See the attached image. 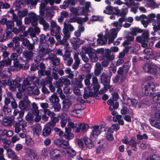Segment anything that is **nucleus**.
Returning <instances> with one entry per match:
<instances>
[{
    "instance_id": "obj_6",
    "label": "nucleus",
    "mask_w": 160,
    "mask_h": 160,
    "mask_svg": "<svg viewBox=\"0 0 160 160\" xmlns=\"http://www.w3.org/2000/svg\"><path fill=\"white\" fill-rule=\"evenodd\" d=\"M64 152L61 150L56 149H52L50 152V156L53 159L57 160L62 157Z\"/></svg>"
},
{
    "instance_id": "obj_32",
    "label": "nucleus",
    "mask_w": 160,
    "mask_h": 160,
    "mask_svg": "<svg viewBox=\"0 0 160 160\" xmlns=\"http://www.w3.org/2000/svg\"><path fill=\"white\" fill-rule=\"evenodd\" d=\"M52 76L53 78L55 80H58V68L54 67L52 69Z\"/></svg>"
},
{
    "instance_id": "obj_28",
    "label": "nucleus",
    "mask_w": 160,
    "mask_h": 160,
    "mask_svg": "<svg viewBox=\"0 0 160 160\" xmlns=\"http://www.w3.org/2000/svg\"><path fill=\"white\" fill-rule=\"evenodd\" d=\"M143 32V30L137 27L132 28L130 34L133 36H136L137 33H141Z\"/></svg>"
},
{
    "instance_id": "obj_15",
    "label": "nucleus",
    "mask_w": 160,
    "mask_h": 160,
    "mask_svg": "<svg viewBox=\"0 0 160 160\" xmlns=\"http://www.w3.org/2000/svg\"><path fill=\"white\" fill-rule=\"evenodd\" d=\"M85 76L83 74L79 75L78 77L73 80V83L80 88H82V82Z\"/></svg>"
},
{
    "instance_id": "obj_45",
    "label": "nucleus",
    "mask_w": 160,
    "mask_h": 160,
    "mask_svg": "<svg viewBox=\"0 0 160 160\" xmlns=\"http://www.w3.org/2000/svg\"><path fill=\"white\" fill-rule=\"evenodd\" d=\"M26 143L27 145L32 146L33 145L34 143L33 141L31 138L28 137H26Z\"/></svg>"
},
{
    "instance_id": "obj_23",
    "label": "nucleus",
    "mask_w": 160,
    "mask_h": 160,
    "mask_svg": "<svg viewBox=\"0 0 160 160\" xmlns=\"http://www.w3.org/2000/svg\"><path fill=\"white\" fill-rule=\"evenodd\" d=\"M153 101L156 103H160V92L153 93L152 95Z\"/></svg>"
},
{
    "instance_id": "obj_10",
    "label": "nucleus",
    "mask_w": 160,
    "mask_h": 160,
    "mask_svg": "<svg viewBox=\"0 0 160 160\" xmlns=\"http://www.w3.org/2000/svg\"><path fill=\"white\" fill-rule=\"evenodd\" d=\"M30 102L28 99H25L21 101L18 104V107L20 109H27L30 105Z\"/></svg>"
},
{
    "instance_id": "obj_41",
    "label": "nucleus",
    "mask_w": 160,
    "mask_h": 160,
    "mask_svg": "<svg viewBox=\"0 0 160 160\" xmlns=\"http://www.w3.org/2000/svg\"><path fill=\"white\" fill-rule=\"evenodd\" d=\"M151 65L150 63H146L142 65L143 69L145 72L148 73Z\"/></svg>"
},
{
    "instance_id": "obj_52",
    "label": "nucleus",
    "mask_w": 160,
    "mask_h": 160,
    "mask_svg": "<svg viewBox=\"0 0 160 160\" xmlns=\"http://www.w3.org/2000/svg\"><path fill=\"white\" fill-rule=\"evenodd\" d=\"M104 141L103 140H101L98 142V144H99L97 147V150H101L104 147Z\"/></svg>"
},
{
    "instance_id": "obj_40",
    "label": "nucleus",
    "mask_w": 160,
    "mask_h": 160,
    "mask_svg": "<svg viewBox=\"0 0 160 160\" xmlns=\"http://www.w3.org/2000/svg\"><path fill=\"white\" fill-rule=\"evenodd\" d=\"M128 11V8H127L126 7L125 8H122L121 12L120 11V12L119 13V16L122 17H125Z\"/></svg>"
},
{
    "instance_id": "obj_22",
    "label": "nucleus",
    "mask_w": 160,
    "mask_h": 160,
    "mask_svg": "<svg viewBox=\"0 0 160 160\" xmlns=\"http://www.w3.org/2000/svg\"><path fill=\"white\" fill-rule=\"evenodd\" d=\"M20 38L17 36L13 38L12 41L13 43H14L15 44V46L12 48L13 51H15L16 48L19 46L20 42L19 41L20 40Z\"/></svg>"
},
{
    "instance_id": "obj_56",
    "label": "nucleus",
    "mask_w": 160,
    "mask_h": 160,
    "mask_svg": "<svg viewBox=\"0 0 160 160\" xmlns=\"http://www.w3.org/2000/svg\"><path fill=\"white\" fill-rule=\"evenodd\" d=\"M28 30H29L30 31V33L29 35L31 36L32 37H35L36 38L35 39H36L37 40H38V38L37 37H36V33L33 31V29L32 27H30L29 28H28Z\"/></svg>"
},
{
    "instance_id": "obj_33",
    "label": "nucleus",
    "mask_w": 160,
    "mask_h": 160,
    "mask_svg": "<svg viewBox=\"0 0 160 160\" xmlns=\"http://www.w3.org/2000/svg\"><path fill=\"white\" fill-rule=\"evenodd\" d=\"M147 4L150 8H155L157 5L155 1L153 0H147Z\"/></svg>"
},
{
    "instance_id": "obj_43",
    "label": "nucleus",
    "mask_w": 160,
    "mask_h": 160,
    "mask_svg": "<svg viewBox=\"0 0 160 160\" xmlns=\"http://www.w3.org/2000/svg\"><path fill=\"white\" fill-rule=\"evenodd\" d=\"M12 30L6 29V36L5 38L8 40L11 39L13 36V34L11 31Z\"/></svg>"
},
{
    "instance_id": "obj_35",
    "label": "nucleus",
    "mask_w": 160,
    "mask_h": 160,
    "mask_svg": "<svg viewBox=\"0 0 160 160\" xmlns=\"http://www.w3.org/2000/svg\"><path fill=\"white\" fill-rule=\"evenodd\" d=\"M28 17L30 18L31 21L32 20H38L39 16L36 15L34 12H31L28 14Z\"/></svg>"
},
{
    "instance_id": "obj_55",
    "label": "nucleus",
    "mask_w": 160,
    "mask_h": 160,
    "mask_svg": "<svg viewBox=\"0 0 160 160\" xmlns=\"http://www.w3.org/2000/svg\"><path fill=\"white\" fill-rule=\"evenodd\" d=\"M53 106L54 108V111L56 112L59 111L61 108L60 104L59 102L54 104Z\"/></svg>"
},
{
    "instance_id": "obj_1",
    "label": "nucleus",
    "mask_w": 160,
    "mask_h": 160,
    "mask_svg": "<svg viewBox=\"0 0 160 160\" xmlns=\"http://www.w3.org/2000/svg\"><path fill=\"white\" fill-rule=\"evenodd\" d=\"M20 80L18 82L12 78H9L7 82L8 85L9 86V89L10 90L14 91L16 88H18V91L21 92H23L26 90L27 86L29 85L30 83L28 79L27 78L24 80L23 82V85H21L19 83Z\"/></svg>"
},
{
    "instance_id": "obj_29",
    "label": "nucleus",
    "mask_w": 160,
    "mask_h": 160,
    "mask_svg": "<svg viewBox=\"0 0 160 160\" xmlns=\"http://www.w3.org/2000/svg\"><path fill=\"white\" fill-rule=\"evenodd\" d=\"M124 1L125 2L124 3V4L128 7H130L132 6H135L136 5H138L139 4V3H137L136 4L133 0H125Z\"/></svg>"
},
{
    "instance_id": "obj_12",
    "label": "nucleus",
    "mask_w": 160,
    "mask_h": 160,
    "mask_svg": "<svg viewBox=\"0 0 160 160\" xmlns=\"http://www.w3.org/2000/svg\"><path fill=\"white\" fill-rule=\"evenodd\" d=\"M104 130L106 132V139L108 141H112L114 139L112 135L114 132L113 129L110 128H106Z\"/></svg>"
},
{
    "instance_id": "obj_38",
    "label": "nucleus",
    "mask_w": 160,
    "mask_h": 160,
    "mask_svg": "<svg viewBox=\"0 0 160 160\" xmlns=\"http://www.w3.org/2000/svg\"><path fill=\"white\" fill-rule=\"evenodd\" d=\"M146 160H160V157L158 155L153 154L148 156Z\"/></svg>"
},
{
    "instance_id": "obj_18",
    "label": "nucleus",
    "mask_w": 160,
    "mask_h": 160,
    "mask_svg": "<svg viewBox=\"0 0 160 160\" xmlns=\"http://www.w3.org/2000/svg\"><path fill=\"white\" fill-rule=\"evenodd\" d=\"M11 60L8 58L7 59L3 58V60L0 61V68H2L4 66H8L10 65Z\"/></svg>"
},
{
    "instance_id": "obj_60",
    "label": "nucleus",
    "mask_w": 160,
    "mask_h": 160,
    "mask_svg": "<svg viewBox=\"0 0 160 160\" xmlns=\"http://www.w3.org/2000/svg\"><path fill=\"white\" fill-rule=\"evenodd\" d=\"M128 100H131V103L133 107H136L138 103V101L135 99H132L130 98H128Z\"/></svg>"
},
{
    "instance_id": "obj_19",
    "label": "nucleus",
    "mask_w": 160,
    "mask_h": 160,
    "mask_svg": "<svg viewBox=\"0 0 160 160\" xmlns=\"http://www.w3.org/2000/svg\"><path fill=\"white\" fill-rule=\"evenodd\" d=\"M70 4L71 6H74V3L73 0H65L63 2V4L60 6L61 8L65 9Z\"/></svg>"
},
{
    "instance_id": "obj_57",
    "label": "nucleus",
    "mask_w": 160,
    "mask_h": 160,
    "mask_svg": "<svg viewBox=\"0 0 160 160\" xmlns=\"http://www.w3.org/2000/svg\"><path fill=\"white\" fill-rule=\"evenodd\" d=\"M38 70H44L45 69V66L44 64L42 62H38Z\"/></svg>"
},
{
    "instance_id": "obj_3",
    "label": "nucleus",
    "mask_w": 160,
    "mask_h": 160,
    "mask_svg": "<svg viewBox=\"0 0 160 160\" xmlns=\"http://www.w3.org/2000/svg\"><path fill=\"white\" fill-rule=\"evenodd\" d=\"M145 85L142 88V91L143 93L146 95L152 93L155 88L154 83V78L151 76H147L145 79Z\"/></svg>"
},
{
    "instance_id": "obj_11",
    "label": "nucleus",
    "mask_w": 160,
    "mask_h": 160,
    "mask_svg": "<svg viewBox=\"0 0 160 160\" xmlns=\"http://www.w3.org/2000/svg\"><path fill=\"white\" fill-rule=\"evenodd\" d=\"M3 146L5 147V149L7 150V154L8 157L12 158L13 160H18V157L13 151L8 148V147L6 146V145H3Z\"/></svg>"
},
{
    "instance_id": "obj_36",
    "label": "nucleus",
    "mask_w": 160,
    "mask_h": 160,
    "mask_svg": "<svg viewBox=\"0 0 160 160\" xmlns=\"http://www.w3.org/2000/svg\"><path fill=\"white\" fill-rule=\"evenodd\" d=\"M70 55L71 53L69 50L68 48H66L64 54L62 57L63 60L64 61L67 60L68 58H70Z\"/></svg>"
},
{
    "instance_id": "obj_62",
    "label": "nucleus",
    "mask_w": 160,
    "mask_h": 160,
    "mask_svg": "<svg viewBox=\"0 0 160 160\" xmlns=\"http://www.w3.org/2000/svg\"><path fill=\"white\" fill-rule=\"evenodd\" d=\"M21 65L22 66H21V67H22V68H21V69H28L29 67L28 64L24 61H23L22 63H21Z\"/></svg>"
},
{
    "instance_id": "obj_20",
    "label": "nucleus",
    "mask_w": 160,
    "mask_h": 160,
    "mask_svg": "<svg viewBox=\"0 0 160 160\" xmlns=\"http://www.w3.org/2000/svg\"><path fill=\"white\" fill-rule=\"evenodd\" d=\"M24 57L28 60H31L33 55L32 51L25 50L22 52Z\"/></svg>"
},
{
    "instance_id": "obj_47",
    "label": "nucleus",
    "mask_w": 160,
    "mask_h": 160,
    "mask_svg": "<svg viewBox=\"0 0 160 160\" xmlns=\"http://www.w3.org/2000/svg\"><path fill=\"white\" fill-rule=\"evenodd\" d=\"M28 14V11L27 9L24 10L21 12H19L18 16L20 18L24 17L27 15Z\"/></svg>"
},
{
    "instance_id": "obj_17",
    "label": "nucleus",
    "mask_w": 160,
    "mask_h": 160,
    "mask_svg": "<svg viewBox=\"0 0 160 160\" xmlns=\"http://www.w3.org/2000/svg\"><path fill=\"white\" fill-rule=\"evenodd\" d=\"M53 129L49 126L45 125L42 130V135L44 137L49 135L51 133V131Z\"/></svg>"
},
{
    "instance_id": "obj_37",
    "label": "nucleus",
    "mask_w": 160,
    "mask_h": 160,
    "mask_svg": "<svg viewBox=\"0 0 160 160\" xmlns=\"http://www.w3.org/2000/svg\"><path fill=\"white\" fill-rule=\"evenodd\" d=\"M7 29L12 30V28L14 26V24L13 21L11 20H8L6 24Z\"/></svg>"
},
{
    "instance_id": "obj_44",
    "label": "nucleus",
    "mask_w": 160,
    "mask_h": 160,
    "mask_svg": "<svg viewBox=\"0 0 160 160\" xmlns=\"http://www.w3.org/2000/svg\"><path fill=\"white\" fill-rule=\"evenodd\" d=\"M91 66L90 64L86 63L85 64L84 67H82V70L86 72H90V68Z\"/></svg>"
},
{
    "instance_id": "obj_2",
    "label": "nucleus",
    "mask_w": 160,
    "mask_h": 160,
    "mask_svg": "<svg viewBox=\"0 0 160 160\" xmlns=\"http://www.w3.org/2000/svg\"><path fill=\"white\" fill-rule=\"evenodd\" d=\"M54 142L58 147L65 149L67 153L71 157H73L76 155V152L73 149L70 148L68 141L57 138L54 140Z\"/></svg>"
},
{
    "instance_id": "obj_8",
    "label": "nucleus",
    "mask_w": 160,
    "mask_h": 160,
    "mask_svg": "<svg viewBox=\"0 0 160 160\" xmlns=\"http://www.w3.org/2000/svg\"><path fill=\"white\" fill-rule=\"evenodd\" d=\"M48 45L47 43H40L38 51L40 54L44 55L49 53V51L48 49Z\"/></svg>"
},
{
    "instance_id": "obj_63",
    "label": "nucleus",
    "mask_w": 160,
    "mask_h": 160,
    "mask_svg": "<svg viewBox=\"0 0 160 160\" xmlns=\"http://www.w3.org/2000/svg\"><path fill=\"white\" fill-rule=\"evenodd\" d=\"M2 109L5 112H7V114H10L11 112V109L8 108V106H4L2 107Z\"/></svg>"
},
{
    "instance_id": "obj_61",
    "label": "nucleus",
    "mask_w": 160,
    "mask_h": 160,
    "mask_svg": "<svg viewBox=\"0 0 160 160\" xmlns=\"http://www.w3.org/2000/svg\"><path fill=\"white\" fill-rule=\"evenodd\" d=\"M102 36L103 35L102 34H99L98 35V38L97 39V41L98 44L99 45H101V44L102 43L101 42H102Z\"/></svg>"
},
{
    "instance_id": "obj_42",
    "label": "nucleus",
    "mask_w": 160,
    "mask_h": 160,
    "mask_svg": "<svg viewBox=\"0 0 160 160\" xmlns=\"http://www.w3.org/2000/svg\"><path fill=\"white\" fill-rule=\"evenodd\" d=\"M13 63L14 67L16 69L19 70L21 69L22 67H21V66H22L21 65V63H20L19 60H16L14 61H13Z\"/></svg>"
},
{
    "instance_id": "obj_53",
    "label": "nucleus",
    "mask_w": 160,
    "mask_h": 160,
    "mask_svg": "<svg viewBox=\"0 0 160 160\" xmlns=\"http://www.w3.org/2000/svg\"><path fill=\"white\" fill-rule=\"evenodd\" d=\"M74 135L72 133L69 134H64L63 137L66 139H68V140L73 139Z\"/></svg>"
},
{
    "instance_id": "obj_34",
    "label": "nucleus",
    "mask_w": 160,
    "mask_h": 160,
    "mask_svg": "<svg viewBox=\"0 0 160 160\" xmlns=\"http://www.w3.org/2000/svg\"><path fill=\"white\" fill-rule=\"evenodd\" d=\"M150 68L148 73L152 75L156 74L158 71L157 67L155 66L151 65Z\"/></svg>"
},
{
    "instance_id": "obj_54",
    "label": "nucleus",
    "mask_w": 160,
    "mask_h": 160,
    "mask_svg": "<svg viewBox=\"0 0 160 160\" xmlns=\"http://www.w3.org/2000/svg\"><path fill=\"white\" fill-rule=\"evenodd\" d=\"M153 30H154L155 31H158V35H160V24L156 25L153 23Z\"/></svg>"
},
{
    "instance_id": "obj_49",
    "label": "nucleus",
    "mask_w": 160,
    "mask_h": 160,
    "mask_svg": "<svg viewBox=\"0 0 160 160\" xmlns=\"http://www.w3.org/2000/svg\"><path fill=\"white\" fill-rule=\"evenodd\" d=\"M110 37V35L109 33H106L104 36L103 38L104 40L103 39L101 45H103L106 44L107 42V40L108 38H109Z\"/></svg>"
},
{
    "instance_id": "obj_50",
    "label": "nucleus",
    "mask_w": 160,
    "mask_h": 160,
    "mask_svg": "<svg viewBox=\"0 0 160 160\" xmlns=\"http://www.w3.org/2000/svg\"><path fill=\"white\" fill-rule=\"evenodd\" d=\"M44 114L47 115L50 117H54L55 114L53 112H51L50 110L49 109H44Z\"/></svg>"
},
{
    "instance_id": "obj_14",
    "label": "nucleus",
    "mask_w": 160,
    "mask_h": 160,
    "mask_svg": "<svg viewBox=\"0 0 160 160\" xmlns=\"http://www.w3.org/2000/svg\"><path fill=\"white\" fill-rule=\"evenodd\" d=\"M151 125L156 128L160 129V120L156 118L151 117L149 119Z\"/></svg>"
},
{
    "instance_id": "obj_58",
    "label": "nucleus",
    "mask_w": 160,
    "mask_h": 160,
    "mask_svg": "<svg viewBox=\"0 0 160 160\" xmlns=\"http://www.w3.org/2000/svg\"><path fill=\"white\" fill-rule=\"evenodd\" d=\"M38 62H35V63H32L31 65L30 69L33 71L38 70Z\"/></svg>"
},
{
    "instance_id": "obj_4",
    "label": "nucleus",
    "mask_w": 160,
    "mask_h": 160,
    "mask_svg": "<svg viewBox=\"0 0 160 160\" xmlns=\"http://www.w3.org/2000/svg\"><path fill=\"white\" fill-rule=\"evenodd\" d=\"M149 33L148 30H144L140 37L138 36L136 38V41L140 43L142 47L146 48L148 46L147 42L149 40Z\"/></svg>"
},
{
    "instance_id": "obj_16",
    "label": "nucleus",
    "mask_w": 160,
    "mask_h": 160,
    "mask_svg": "<svg viewBox=\"0 0 160 160\" xmlns=\"http://www.w3.org/2000/svg\"><path fill=\"white\" fill-rule=\"evenodd\" d=\"M72 105V102L70 99H65L63 100L62 108L65 111L68 110L69 108Z\"/></svg>"
},
{
    "instance_id": "obj_46",
    "label": "nucleus",
    "mask_w": 160,
    "mask_h": 160,
    "mask_svg": "<svg viewBox=\"0 0 160 160\" xmlns=\"http://www.w3.org/2000/svg\"><path fill=\"white\" fill-rule=\"evenodd\" d=\"M48 38L44 34H42L41 35H40L39 43L41 44L44 43L43 42L44 40H45L46 42H48Z\"/></svg>"
},
{
    "instance_id": "obj_9",
    "label": "nucleus",
    "mask_w": 160,
    "mask_h": 160,
    "mask_svg": "<svg viewBox=\"0 0 160 160\" xmlns=\"http://www.w3.org/2000/svg\"><path fill=\"white\" fill-rule=\"evenodd\" d=\"M111 75L103 72L100 76V82L101 83H110Z\"/></svg>"
},
{
    "instance_id": "obj_51",
    "label": "nucleus",
    "mask_w": 160,
    "mask_h": 160,
    "mask_svg": "<svg viewBox=\"0 0 160 160\" xmlns=\"http://www.w3.org/2000/svg\"><path fill=\"white\" fill-rule=\"evenodd\" d=\"M53 65L55 66H58L60 64V60L59 58L57 57L51 61Z\"/></svg>"
},
{
    "instance_id": "obj_26",
    "label": "nucleus",
    "mask_w": 160,
    "mask_h": 160,
    "mask_svg": "<svg viewBox=\"0 0 160 160\" xmlns=\"http://www.w3.org/2000/svg\"><path fill=\"white\" fill-rule=\"evenodd\" d=\"M121 67L123 69L124 71L125 74H127L128 72L130 67V65L129 61L124 63L122 66Z\"/></svg>"
},
{
    "instance_id": "obj_64",
    "label": "nucleus",
    "mask_w": 160,
    "mask_h": 160,
    "mask_svg": "<svg viewBox=\"0 0 160 160\" xmlns=\"http://www.w3.org/2000/svg\"><path fill=\"white\" fill-rule=\"evenodd\" d=\"M137 142L135 141V139H134L133 138H132L129 141L128 144L131 146H135L136 145Z\"/></svg>"
},
{
    "instance_id": "obj_31",
    "label": "nucleus",
    "mask_w": 160,
    "mask_h": 160,
    "mask_svg": "<svg viewBox=\"0 0 160 160\" xmlns=\"http://www.w3.org/2000/svg\"><path fill=\"white\" fill-rule=\"evenodd\" d=\"M152 48H146L144 50V52L147 55H149L148 58H150V59H152ZM153 58V59H154Z\"/></svg>"
},
{
    "instance_id": "obj_59",
    "label": "nucleus",
    "mask_w": 160,
    "mask_h": 160,
    "mask_svg": "<svg viewBox=\"0 0 160 160\" xmlns=\"http://www.w3.org/2000/svg\"><path fill=\"white\" fill-rule=\"evenodd\" d=\"M128 110L127 107L122 106V108L121 110V113L122 115H125L127 113Z\"/></svg>"
},
{
    "instance_id": "obj_39",
    "label": "nucleus",
    "mask_w": 160,
    "mask_h": 160,
    "mask_svg": "<svg viewBox=\"0 0 160 160\" xmlns=\"http://www.w3.org/2000/svg\"><path fill=\"white\" fill-rule=\"evenodd\" d=\"M132 61L133 66L135 67L139 64L140 60L136 56H133L132 58Z\"/></svg>"
},
{
    "instance_id": "obj_5",
    "label": "nucleus",
    "mask_w": 160,
    "mask_h": 160,
    "mask_svg": "<svg viewBox=\"0 0 160 160\" xmlns=\"http://www.w3.org/2000/svg\"><path fill=\"white\" fill-rule=\"evenodd\" d=\"M91 2H87L85 3V7H78V10L81 9L80 13H78V10L76 8H72L71 10V12L74 13L75 16H78L80 15H84L85 14L89 12V8L91 7Z\"/></svg>"
},
{
    "instance_id": "obj_25",
    "label": "nucleus",
    "mask_w": 160,
    "mask_h": 160,
    "mask_svg": "<svg viewBox=\"0 0 160 160\" xmlns=\"http://www.w3.org/2000/svg\"><path fill=\"white\" fill-rule=\"evenodd\" d=\"M52 77H47L46 78L45 81H41V84L42 86H45L48 84L49 85L52 84Z\"/></svg>"
},
{
    "instance_id": "obj_13",
    "label": "nucleus",
    "mask_w": 160,
    "mask_h": 160,
    "mask_svg": "<svg viewBox=\"0 0 160 160\" xmlns=\"http://www.w3.org/2000/svg\"><path fill=\"white\" fill-rule=\"evenodd\" d=\"M22 44L23 46H24L25 48L30 50H33L35 47L34 43H31L27 38H25L23 40Z\"/></svg>"
},
{
    "instance_id": "obj_7",
    "label": "nucleus",
    "mask_w": 160,
    "mask_h": 160,
    "mask_svg": "<svg viewBox=\"0 0 160 160\" xmlns=\"http://www.w3.org/2000/svg\"><path fill=\"white\" fill-rule=\"evenodd\" d=\"M92 131L90 136L91 140L94 141L96 140L98 136L101 133V130L99 129L98 125H95L92 127Z\"/></svg>"
},
{
    "instance_id": "obj_27",
    "label": "nucleus",
    "mask_w": 160,
    "mask_h": 160,
    "mask_svg": "<svg viewBox=\"0 0 160 160\" xmlns=\"http://www.w3.org/2000/svg\"><path fill=\"white\" fill-rule=\"evenodd\" d=\"M50 102L54 104L59 102V98L56 95V93L53 94L50 97L49 99Z\"/></svg>"
},
{
    "instance_id": "obj_48",
    "label": "nucleus",
    "mask_w": 160,
    "mask_h": 160,
    "mask_svg": "<svg viewBox=\"0 0 160 160\" xmlns=\"http://www.w3.org/2000/svg\"><path fill=\"white\" fill-rule=\"evenodd\" d=\"M24 110L21 109L19 112V116L17 118L18 119V121L20 122L22 121L23 119L22 117H23L24 114Z\"/></svg>"
},
{
    "instance_id": "obj_24",
    "label": "nucleus",
    "mask_w": 160,
    "mask_h": 160,
    "mask_svg": "<svg viewBox=\"0 0 160 160\" xmlns=\"http://www.w3.org/2000/svg\"><path fill=\"white\" fill-rule=\"evenodd\" d=\"M100 88V86L99 83H97L96 84H91V86L88 87L90 90H93L95 92L97 93L99 91Z\"/></svg>"
},
{
    "instance_id": "obj_21",
    "label": "nucleus",
    "mask_w": 160,
    "mask_h": 160,
    "mask_svg": "<svg viewBox=\"0 0 160 160\" xmlns=\"http://www.w3.org/2000/svg\"><path fill=\"white\" fill-rule=\"evenodd\" d=\"M51 71L49 70H39L38 71V73L40 77L46 75L47 77L51 75Z\"/></svg>"
},
{
    "instance_id": "obj_30",
    "label": "nucleus",
    "mask_w": 160,
    "mask_h": 160,
    "mask_svg": "<svg viewBox=\"0 0 160 160\" xmlns=\"http://www.w3.org/2000/svg\"><path fill=\"white\" fill-rule=\"evenodd\" d=\"M78 126L80 127L81 131L83 132L87 131L89 127L88 125L85 123H80Z\"/></svg>"
}]
</instances>
